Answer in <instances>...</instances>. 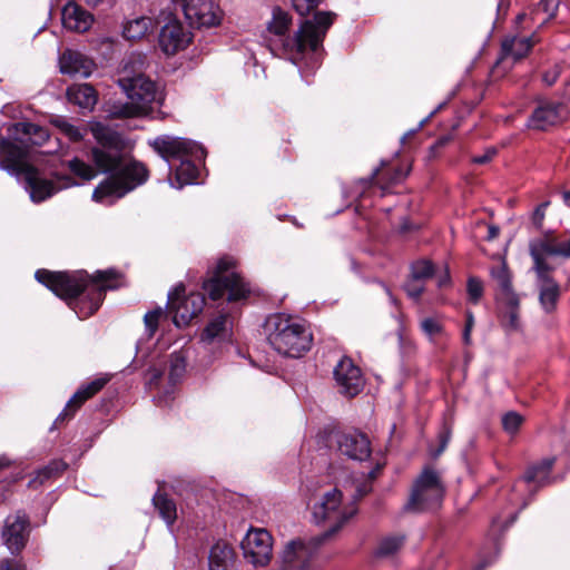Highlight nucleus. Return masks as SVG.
<instances>
[{"instance_id":"1","label":"nucleus","mask_w":570,"mask_h":570,"mask_svg":"<svg viewBox=\"0 0 570 570\" xmlns=\"http://www.w3.org/2000/svg\"><path fill=\"white\" fill-rule=\"evenodd\" d=\"M9 138L0 137V168L23 179L24 188L33 202H43L58 190L76 185L69 176L55 181L40 177L39 171L27 161V146L43 145L49 138L47 128L28 121L10 125Z\"/></svg>"},{"instance_id":"2","label":"nucleus","mask_w":570,"mask_h":570,"mask_svg":"<svg viewBox=\"0 0 570 570\" xmlns=\"http://www.w3.org/2000/svg\"><path fill=\"white\" fill-rule=\"evenodd\" d=\"M335 18L334 12L317 11L313 18L302 21L293 37H288L286 32L292 18L281 8H274L267 29L278 37L282 53L303 73L304 69L313 71L320 67L323 41Z\"/></svg>"},{"instance_id":"3","label":"nucleus","mask_w":570,"mask_h":570,"mask_svg":"<svg viewBox=\"0 0 570 570\" xmlns=\"http://www.w3.org/2000/svg\"><path fill=\"white\" fill-rule=\"evenodd\" d=\"M35 276L57 296L68 299L79 318L91 316L100 307L106 291L120 286V275L114 269L98 271L91 276L38 269Z\"/></svg>"},{"instance_id":"4","label":"nucleus","mask_w":570,"mask_h":570,"mask_svg":"<svg viewBox=\"0 0 570 570\" xmlns=\"http://www.w3.org/2000/svg\"><path fill=\"white\" fill-rule=\"evenodd\" d=\"M142 70L144 58L140 55H131L122 61L117 82L129 101L114 104L109 109L111 118H135L150 110L157 90L155 82L145 77Z\"/></svg>"},{"instance_id":"5","label":"nucleus","mask_w":570,"mask_h":570,"mask_svg":"<svg viewBox=\"0 0 570 570\" xmlns=\"http://www.w3.org/2000/svg\"><path fill=\"white\" fill-rule=\"evenodd\" d=\"M267 341L281 355L301 357L309 351L313 334L302 321L285 315L275 314L266 322Z\"/></svg>"},{"instance_id":"6","label":"nucleus","mask_w":570,"mask_h":570,"mask_svg":"<svg viewBox=\"0 0 570 570\" xmlns=\"http://www.w3.org/2000/svg\"><path fill=\"white\" fill-rule=\"evenodd\" d=\"M147 179L146 167L137 161L129 163L101 181L92 193V199L105 205H112L126 194L144 184Z\"/></svg>"},{"instance_id":"7","label":"nucleus","mask_w":570,"mask_h":570,"mask_svg":"<svg viewBox=\"0 0 570 570\" xmlns=\"http://www.w3.org/2000/svg\"><path fill=\"white\" fill-rule=\"evenodd\" d=\"M234 265L233 258H220L214 277L204 282L203 288L213 301L223 298L225 294L229 302L245 299L249 295L248 284L239 274L232 271Z\"/></svg>"},{"instance_id":"8","label":"nucleus","mask_w":570,"mask_h":570,"mask_svg":"<svg viewBox=\"0 0 570 570\" xmlns=\"http://www.w3.org/2000/svg\"><path fill=\"white\" fill-rule=\"evenodd\" d=\"M97 146L91 149L95 165L105 173L119 168L125 151L122 136L104 124L96 122L90 128Z\"/></svg>"},{"instance_id":"9","label":"nucleus","mask_w":570,"mask_h":570,"mask_svg":"<svg viewBox=\"0 0 570 570\" xmlns=\"http://www.w3.org/2000/svg\"><path fill=\"white\" fill-rule=\"evenodd\" d=\"M357 513L355 502L343 503L342 493L337 489L324 494L322 501L314 505L313 517L317 523L327 522L328 529L320 534L323 540L337 532Z\"/></svg>"},{"instance_id":"10","label":"nucleus","mask_w":570,"mask_h":570,"mask_svg":"<svg viewBox=\"0 0 570 570\" xmlns=\"http://www.w3.org/2000/svg\"><path fill=\"white\" fill-rule=\"evenodd\" d=\"M443 492L444 488L438 472L432 468H425L413 485L406 507L416 511L434 508L441 501Z\"/></svg>"},{"instance_id":"11","label":"nucleus","mask_w":570,"mask_h":570,"mask_svg":"<svg viewBox=\"0 0 570 570\" xmlns=\"http://www.w3.org/2000/svg\"><path fill=\"white\" fill-rule=\"evenodd\" d=\"M167 306L174 314V323L177 326H185L203 311L205 297L200 293L187 295L185 286L179 284L168 294Z\"/></svg>"},{"instance_id":"12","label":"nucleus","mask_w":570,"mask_h":570,"mask_svg":"<svg viewBox=\"0 0 570 570\" xmlns=\"http://www.w3.org/2000/svg\"><path fill=\"white\" fill-rule=\"evenodd\" d=\"M150 145L167 163L171 159L180 160L185 157H193V159L199 161L205 158L204 148L199 144L186 138L163 135L156 137Z\"/></svg>"},{"instance_id":"13","label":"nucleus","mask_w":570,"mask_h":570,"mask_svg":"<svg viewBox=\"0 0 570 570\" xmlns=\"http://www.w3.org/2000/svg\"><path fill=\"white\" fill-rule=\"evenodd\" d=\"M240 547L244 558L255 567H265L272 559L273 539L265 529H249Z\"/></svg>"},{"instance_id":"14","label":"nucleus","mask_w":570,"mask_h":570,"mask_svg":"<svg viewBox=\"0 0 570 570\" xmlns=\"http://www.w3.org/2000/svg\"><path fill=\"white\" fill-rule=\"evenodd\" d=\"M323 541V537L316 535L307 542L302 540H293L288 542L279 557L283 568L307 570L311 560Z\"/></svg>"},{"instance_id":"15","label":"nucleus","mask_w":570,"mask_h":570,"mask_svg":"<svg viewBox=\"0 0 570 570\" xmlns=\"http://www.w3.org/2000/svg\"><path fill=\"white\" fill-rule=\"evenodd\" d=\"M190 26L210 28L220 23L223 12L213 1L189 0L183 8Z\"/></svg>"},{"instance_id":"16","label":"nucleus","mask_w":570,"mask_h":570,"mask_svg":"<svg viewBox=\"0 0 570 570\" xmlns=\"http://www.w3.org/2000/svg\"><path fill=\"white\" fill-rule=\"evenodd\" d=\"M29 535V519L22 512L10 514L4 520L2 539L7 548L17 553L21 551Z\"/></svg>"},{"instance_id":"17","label":"nucleus","mask_w":570,"mask_h":570,"mask_svg":"<svg viewBox=\"0 0 570 570\" xmlns=\"http://www.w3.org/2000/svg\"><path fill=\"white\" fill-rule=\"evenodd\" d=\"M530 256L535 273H552L553 267L547 262L548 256H561L560 243L550 235L531 239L529 243Z\"/></svg>"},{"instance_id":"18","label":"nucleus","mask_w":570,"mask_h":570,"mask_svg":"<svg viewBox=\"0 0 570 570\" xmlns=\"http://www.w3.org/2000/svg\"><path fill=\"white\" fill-rule=\"evenodd\" d=\"M190 41L191 32L177 19H170L159 33V46L166 55L186 49Z\"/></svg>"},{"instance_id":"19","label":"nucleus","mask_w":570,"mask_h":570,"mask_svg":"<svg viewBox=\"0 0 570 570\" xmlns=\"http://www.w3.org/2000/svg\"><path fill=\"white\" fill-rule=\"evenodd\" d=\"M334 379L342 394L357 395L363 387L361 370L348 357H343L334 367Z\"/></svg>"},{"instance_id":"20","label":"nucleus","mask_w":570,"mask_h":570,"mask_svg":"<svg viewBox=\"0 0 570 570\" xmlns=\"http://www.w3.org/2000/svg\"><path fill=\"white\" fill-rule=\"evenodd\" d=\"M336 443L340 452L352 460L364 461L371 455L370 440L358 431L338 433Z\"/></svg>"},{"instance_id":"21","label":"nucleus","mask_w":570,"mask_h":570,"mask_svg":"<svg viewBox=\"0 0 570 570\" xmlns=\"http://www.w3.org/2000/svg\"><path fill=\"white\" fill-rule=\"evenodd\" d=\"M567 118V108L561 102H546L538 106L528 120V127L547 130Z\"/></svg>"},{"instance_id":"22","label":"nucleus","mask_w":570,"mask_h":570,"mask_svg":"<svg viewBox=\"0 0 570 570\" xmlns=\"http://www.w3.org/2000/svg\"><path fill=\"white\" fill-rule=\"evenodd\" d=\"M60 71L69 76L89 77L94 69V61L79 51L67 49L59 58Z\"/></svg>"},{"instance_id":"23","label":"nucleus","mask_w":570,"mask_h":570,"mask_svg":"<svg viewBox=\"0 0 570 570\" xmlns=\"http://www.w3.org/2000/svg\"><path fill=\"white\" fill-rule=\"evenodd\" d=\"M539 303L542 309L550 314L556 311L561 295L559 283L551 276V273H535Z\"/></svg>"},{"instance_id":"24","label":"nucleus","mask_w":570,"mask_h":570,"mask_svg":"<svg viewBox=\"0 0 570 570\" xmlns=\"http://www.w3.org/2000/svg\"><path fill=\"white\" fill-rule=\"evenodd\" d=\"M107 383L106 379H96L90 383L82 385L68 401L63 411L57 420H67L73 416L78 409L96 393H98Z\"/></svg>"},{"instance_id":"25","label":"nucleus","mask_w":570,"mask_h":570,"mask_svg":"<svg viewBox=\"0 0 570 570\" xmlns=\"http://www.w3.org/2000/svg\"><path fill=\"white\" fill-rule=\"evenodd\" d=\"M61 21L66 29L85 32L94 21L92 16L75 2L67 3L61 11Z\"/></svg>"},{"instance_id":"26","label":"nucleus","mask_w":570,"mask_h":570,"mask_svg":"<svg viewBox=\"0 0 570 570\" xmlns=\"http://www.w3.org/2000/svg\"><path fill=\"white\" fill-rule=\"evenodd\" d=\"M491 277L497 283V302L519 296L512 287L511 273L504 261L499 262L490 269Z\"/></svg>"},{"instance_id":"27","label":"nucleus","mask_w":570,"mask_h":570,"mask_svg":"<svg viewBox=\"0 0 570 570\" xmlns=\"http://www.w3.org/2000/svg\"><path fill=\"white\" fill-rule=\"evenodd\" d=\"M501 325L507 332L520 328V298L519 296L498 302Z\"/></svg>"},{"instance_id":"28","label":"nucleus","mask_w":570,"mask_h":570,"mask_svg":"<svg viewBox=\"0 0 570 570\" xmlns=\"http://www.w3.org/2000/svg\"><path fill=\"white\" fill-rule=\"evenodd\" d=\"M534 35L530 37H511L502 42V51L504 56H511L514 60L525 57L533 45L537 42Z\"/></svg>"},{"instance_id":"29","label":"nucleus","mask_w":570,"mask_h":570,"mask_svg":"<svg viewBox=\"0 0 570 570\" xmlns=\"http://www.w3.org/2000/svg\"><path fill=\"white\" fill-rule=\"evenodd\" d=\"M209 570H230L234 562V551L225 542H217L209 552Z\"/></svg>"},{"instance_id":"30","label":"nucleus","mask_w":570,"mask_h":570,"mask_svg":"<svg viewBox=\"0 0 570 570\" xmlns=\"http://www.w3.org/2000/svg\"><path fill=\"white\" fill-rule=\"evenodd\" d=\"M67 98L81 108H92L97 102L96 90L88 83L70 86L67 89Z\"/></svg>"},{"instance_id":"31","label":"nucleus","mask_w":570,"mask_h":570,"mask_svg":"<svg viewBox=\"0 0 570 570\" xmlns=\"http://www.w3.org/2000/svg\"><path fill=\"white\" fill-rule=\"evenodd\" d=\"M154 29V21L149 17H136L134 19H129L124 23L122 27V36L127 40H140L148 35L149 31Z\"/></svg>"},{"instance_id":"32","label":"nucleus","mask_w":570,"mask_h":570,"mask_svg":"<svg viewBox=\"0 0 570 570\" xmlns=\"http://www.w3.org/2000/svg\"><path fill=\"white\" fill-rule=\"evenodd\" d=\"M554 458H546L539 463L531 465L524 473L522 480L527 484L543 485L549 480L550 471L553 466Z\"/></svg>"},{"instance_id":"33","label":"nucleus","mask_w":570,"mask_h":570,"mask_svg":"<svg viewBox=\"0 0 570 570\" xmlns=\"http://www.w3.org/2000/svg\"><path fill=\"white\" fill-rule=\"evenodd\" d=\"M191 158L193 157H185L180 159V164L175 170V181H171L173 187L181 188L185 185L196 181L198 176V168Z\"/></svg>"},{"instance_id":"34","label":"nucleus","mask_w":570,"mask_h":570,"mask_svg":"<svg viewBox=\"0 0 570 570\" xmlns=\"http://www.w3.org/2000/svg\"><path fill=\"white\" fill-rule=\"evenodd\" d=\"M153 504L158 510L159 515L167 523V525L170 527L175 523L177 519V508L174 500L168 498L167 494L158 491L153 497Z\"/></svg>"},{"instance_id":"35","label":"nucleus","mask_w":570,"mask_h":570,"mask_svg":"<svg viewBox=\"0 0 570 570\" xmlns=\"http://www.w3.org/2000/svg\"><path fill=\"white\" fill-rule=\"evenodd\" d=\"M68 468L67 463L61 460H53L48 465L38 470L32 479H30L28 487L32 489H37L40 487L46 480L51 478H56L66 471Z\"/></svg>"},{"instance_id":"36","label":"nucleus","mask_w":570,"mask_h":570,"mask_svg":"<svg viewBox=\"0 0 570 570\" xmlns=\"http://www.w3.org/2000/svg\"><path fill=\"white\" fill-rule=\"evenodd\" d=\"M405 537L401 534L387 535L377 544L375 554L379 558H390L395 556L403 547Z\"/></svg>"},{"instance_id":"37","label":"nucleus","mask_w":570,"mask_h":570,"mask_svg":"<svg viewBox=\"0 0 570 570\" xmlns=\"http://www.w3.org/2000/svg\"><path fill=\"white\" fill-rule=\"evenodd\" d=\"M50 122L59 129V131L65 135L68 139L73 142L82 140L85 136V129L78 126L72 125L68 121L66 117L62 116H53L50 119Z\"/></svg>"},{"instance_id":"38","label":"nucleus","mask_w":570,"mask_h":570,"mask_svg":"<svg viewBox=\"0 0 570 570\" xmlns=\"http://www.w3.org/2000/svg\"><path fill=\"white\" fill-rule=\"evenodd\" d=\"M420 328L433 344H436L439 338L446 336L443 323L436 317H425L421 320Z\"/></svg>"},{"instance_id":"39","label":"nucleus","mask_w":570,"mask_h":570,"mask_svg":"<svg viewBox=\"0 0 570 570\" xmlns=\"http://www.w3.org/2000/svg\"><path fill=\"white\" fill-rule=\"evenodd\" d=\"M186 371V358L183 353H173L169 358V381L176 383Z\"/></svg>"},{"instance_id":"40","label":"nucleus","mask_w":570,"mask_h":570,"mask_svg":"<svg viewBox=\"0 0 570 570\" xmlns=\"http://www.w3.org/2000/svg\"><path fill=\"white\" fill-rule=\"evenodd\" d=\"M226 325V316L219 315L214 318L209 324L205 327L203 332V340L210 342L214 338L218 337L224 331Z\"/></svg>"},{"instance_id":"41","label":"nucleus","mask_w":570,"mask_h":570,"mask_svg":"<svg viewBox=\"0 0 570 570\" xmlns=\"http://www.w3.org/2000/svg\"><path fill=\"white\" fill-rule=\"evenodd\" d=\"M434 275V266L430 261H417L412 264L411 276L417 281H425Z\"/></svg>"},{"instance_id":"42","label":"nucleus","mask_w":570,"mask_h":570,"mask_svg":"<svg viewBox=\"0 0 570 570\" xmlns=\"http://www.w3.org/2000/svg\"><path fill=\"white\" fill-rule=\"evenodd\" d=\"M69 169L73 175L80 177L83 180H91L96 177L95 169L78 158L69 161Z\"/></svg>"},{"instance_id":"43","label":"nucleus","mask_w":570,"mask_h":570,"mask_svg":"<svg viewBox=\"0 0 570 570\" xmlns=\"http://www.w3.org/2000/svg\"><path fill=\"white\" fill-rule=\"evenodd\" d=\"M523 423V416L517 412H508L502 417V425L507 433L515 434Z\"/></svg>"},{"instance_id":"44","label":"nucleus","mask_w":570,"mask_h":570,"mask_svg":"<svg viewBox=\"0 0 570 570\" xmlns=\"http://www.w3.org/2000/svg\"><path fill=\"white\" fill-rule=\"evenodd\" d=\"M466 291H468L469 299L472 303L476 304L483 294L482 282L478 278L470 277L468 279Z\"/></svg>"},{"instance_id":"45","label":"nucleus","mask_w":570,"mask_h":570,"mask_svg":"<svg viewBox=\"0 0 570 570\" xmlns=\"http://www.w3.org/2000/svg\"><path fill=\"white\" fill-rule=\"evenodd\" d=\"M298 14L307 16L320 4V0H292Z\"/></svg>"},{"instance_id":"46","label":"nucleus","mask_w":570,"mask_h":570,"mask_svg":"<svg viewBox=\"0 0 570 570\" xmlns=\"http://www.w3.org/2000/svg\"><path fill=\"white\" fill-rule=\"evenodd\" d=\"M161 314H163L161 308H157L155 311L148 312L145 315L144 321H145L146 327L149 332V336L154 335V333L156 332V330L158 327L159 317L161 316Z\"/></svg>"},{"instance_id":"47","label":"nucleus","mask_w":570,"mask_h":570,"mask_svg":"<svg viewBox=\"0 0 570 570\" xmlns=\"http://www.w3.org/2000/svg\"><path fill=\"white\" fill-rule=\"evenodd\" d=\"M422 281L414 279L413 277L404 285V289L410 297L419 299L424 291Z\"/></svg>"},{"instance_id":"48","label":"nucleus","mask_w":570,"mask_h":570,"mask_svg":"<svg viewBox=\"0 0 570 570\" xmlns=\"http://www.w3.org/2000/svg\"><path fill=\"white\" fill-rule=\"evenodd\" d=\"M561 73V67L559 65L552 66L550 69L543 72L542 80L547 86H552L558 80Z\"/></svg>"},{"instance_id":"49","label":"nucleus","mask_w":570,"mask_h":570,"mask_svg":"<svg viewBox=\"0 0 570 570\" xmlns=\"http://www.w3.org/2000/svg\"><path fill=\"white\" fill-rule=\"evenodd\" d=\"M549 206V202H544L540 204L533 212L532 215V222L535 225L537 228L542 227V223L546 216V209Z\"/></svg>"},{"instance_id":"50","label":"nucleus","mask_w":570,"mask_h":570,"mask_svg":"<svg viewBox=\"0 0 570 570\" xmlns=\"http://www.w3.org/2000/svg\"><path fill=\"white\" fill-rule=\"evenodd\" d=\"M560 4V0H541L539 7L551 18Z\"/></svg>"},{"instance_id":"51","label":"nucleus","mask_w":570,"mask_h":570,"mask_svg":"<svg viewBox=\"0 0 570 570\" xmlns=\"http://www.w3.org/2000/svg\"><path fill=\"white\" fill-rule=\"evenodd\" d=\"M164 374L163 366L153 365L148 370V383L157 385Z\"/></svg>"},{"instance_id":"52","label":"nucleus","mask_w":570,"mask_h":570,"mask_svg":"<svg viewBox=\"0 0 570 570\" xmlns=\"http://www.w3.org/2000/svg\"><path fill=\"white\" fill-rule=\"evenodd\" d=\"M495 153H497L495 149L489 148L482 155L473 156L472 157V163L478 164V165H484V164H487V163L492 160V158L494 157Z\"/></svg>"},{"instance_id":"53","label":"nucleus","mask_w":570,"mask_h":570,"mask_svg":"<svg viewBox=\"0 0 570 570\" xmlns=\"http://www.w3.org/2000/svg\"><path fill=\"white\" fill-rule=\"evenodd\" d=\"M0 570H24L18 561L3 559L0 561Z\"/></svg>"},{"instance_id":"54","label":"nucleus","mask_w":570,"mask_h":570,"mask_svg":"<svg viewBox=\"0 0 570 570\" xmlns=\"http://www.w3.org/2000/svg\"><path fill=\"white\" fill-rule=\"evenodd\" d=\"M407 173H409V170H403L402 168H396L393 170L391 176L387 178V181L390 184L399 183L406 177Z\"/></svg>"},{"instance_id":"55","label":"nucleus","mask_w":570,"mask_h":570,"mask_svg":"<svg viewBox=\"0 0 570 570\" xmlns=\"http://www.w3.org/2000/svg\"><path fill=\"white\" fill-rule=\"evenodd\" d=\"M450 438H451V430L445 428L440 434V448H439L436 454H440L444 451V449L446 448V445L450 441Z\"/></svg>"},{"instance_id":"56","label":"nucleus","mask_w":570,"mask_h":570,"mask_svg":"<svg viewBox=\"0 0 570 570\" xmlns=\"http://www.w3.org/2000/svg\"><path fill=\"white\" fill-rule=\"evenodd\" d=\"M400 345H401V348L403 351H405L406 353H411L415 348L414 343L412 341H407V340L403 338L402 335H400Z\"/></svg>"},{"instance_id":"57","label":"nucleus","mask_w":570,"mask_h":570,"mask_svg":"<svg viewBox=\"0 0 570 570\" xmlns=\"http://www.w3.org/2000/svg\"><path fill=\"white\" fill-rule=\"evenodd\" d=\"M561 257L570 258V239L560 243Z\"/></svg>"},{"instance_id":"58","label":"nucleus","mask_w":570,"mask_h":570,"mask_svg":"<svg viewBox=\"0 0 570 570\" xmlns=\"http://www.w3.org/2000/svg\"><path fill=\"white\" fill-rule=\"evenodd\" d=\"M450 274L448 271H444L443 274H441L439 277H438V286L439 287H443V286H446L448 284H450Z\"/></svg>"},{"instance_id":"59","label":"nucleus","mask_w":570,"mask_h":570,"mask_svg":"<svg viewBox=\"0 0 570 570\" xmlns=\"http://www.w3.org/2000/svg\"><path fill=\"white\" fill-rule=\"evenodd\" d=\"M471 333H472V328H469V327H465L464 326V330H463V335H462V340H463V343L465 345H470L472 340H471Z\"/></svg>"},{"instance_id":"60","label":"nucleus","mask_w":570,"mask_h":570,"mask_svg":"<svg viewBox=\"0 0 570 570\" xmlns=\"http://www.w3.org/2000/svg\"><path fill=\"white\" fill-rule=\"evenodd\" d=\"M499 235V228L497 226H489L488 228V239H494Z\"/></svg>"},{"instance_id":"61","label":"nucleus","mask_w":570,"mask_h":570,"mask_svg":"<svg viewBox=\"0 0 570 570\" xmlns=\"http://www.w3.org/2000/svg\"><path fill=\"white\" fill-rule=\"evenodd\" d=\"M474 326V316L471 311L466 312V321H465V327L472 328Z\"/></svg>"},{"instance_id":"62","label":"nucleus","mask_w":570,"mask_h":570,"mask_svg":"<svg viewBox=\"0 0 570 570\" xmlns=\"http://www.w3.org/2000/svg\"><path fill=\"white\" fill-rule=\"evenodd\" d=\"M379 174H380V169H379V168H376V169L373 171V174H372V176L370 177V179L362 180L361 183H362L364 186H367V185H370V184L372 183V180H374V179L377 177V175H379Z\"/></svg>"},{"instance_id":"63","label":"nucleus","mask_w":570,"mask_h":570,"mask_svg":"<svg viewBox=\"0 0 570 570\" xmlns=\"http://www.w3.org/2000/svg\"><path fill=\"white\" fill-rule=\"evenodd\" d=\"M370 491V488L365 484L357 489V498L364 497Z\"/></svg>"},{"instance_id":"64","label":"nucleus","mask_w":570,"mask_h":570,"mask_svg":"<svg viewBox=\"0 0 570 570\" xmlns=\"http://www.w3.org/2000/svg\"><path fill=\"white\" fill-rule=\"evenodd\" d=\"M562 199L564 204L570 207V191H563L562 193Z\"/></svg>"}]
</instances>
